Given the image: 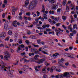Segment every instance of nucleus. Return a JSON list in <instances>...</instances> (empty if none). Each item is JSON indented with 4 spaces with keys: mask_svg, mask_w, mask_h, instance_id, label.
Instances as JSON below:
<instances>
[{
    "mask_svg": "<svg viewBox=\"0 0 78 78\" xmlns=\"http://www.w3.org/2000/svg\"><path fill=\"white\" fill-rule=\"evenodd\" d=\"M37 4L36 1H33L29 5L28 7L29 10H33L35 7L36 5Z\"/></svg>",
    "mask_w": 78,
    "mask_h": 78,
    "instance_id": "nucleus-1",
    "label": "nucleus"
},
{
    "mask_svg": "<svg viewBox=\"0 0 78 78\" xmlns=\"http://www.w3.org/2000/svg\"><path fill=\"white\" fill-rule=\"evenodd\" d=\"M4 64V63L3 62V61H1V64L0 65V66H1V68L2 69H8V68L9 69H10V68H11V66H9L8 67H6L4 65H3Z\"/></svg>",
    "mask_w": 78,
    "mask_h": 78,
    "instance_id": "nucleus-2",
    "label": "nucleus"
},
{
    "mask_svg": "<svg viewBox=\"0 0 78 78\" xmlns=\"http://www.w3.org/2000/svg\"><path fill=\"white\" fill-rule=\"evenodd\" d=\"M63 76H62V78L63 77H66L67 78H69L70 77V74L69 73L66 72L64 73V74H62Z\"/></svg>",
    "mask_w": 78,
    "mask_h": 78,
    "instance_id": "nucleus-3",
    "label": "nucleus"
},
{
    "mask_svg": "<svg viewBox=\"0 0 78 78\" xmlns=\"http://www.w3.org/2000/svg\"><path fill=\"white\" fill-rule=\"evenodd\" d=\"M6 34L5 32H2L0 35V37H1L2 39H4L6 36Z\"/></svg>",
    "mask_w": 78,
    "mask_h": 78,
    "instance_id": "nucleus-4",
    "label": "nucleus"
},
{
    "mask_svg": "<svg viewBox=\"0 0 78 78\" xmlns=\"http://www.w3.org/2000/svg\"><path fill=\"white\" fill-rule=\"evenodd\" d=\"M47 70H48V71H49V70H50V72L51 73H52V72H53V69H42V70L43 71V72H46V69Z\"/></svg>",
    "mask_w": 78,
    "mask_h": 78,
    "instance_id": "nucleus-5",
    "label": "nucleus"
},
{
    "mask_svg": "<svg viewBox=\"0 0 78 78\" xmlns=\"http://www.w3.org/2000/svg\"><path fill=\"white\" fill-rule=\"evenodd\" d=\"M8 23H9L8 20H6L5 21V23L4 24V28L5 29H6L7 27H8Z\"/></svg>",
    "mask_w": 78,
    "mask_h": 78,
    "instance_id": "nucleus-6",
    "label": "nucleus"
},
{
    "mask_svg": "<svg viewBox=\"0 0 78 78\" xmlns=\"http://www.w3.org/2000/svg\"><path fill=\"white\" fill-rule=\"evenodd\" d=\"M4 58H5L6 59V60H8V58H10L11 56H10V55H9V53H7V55H5L4 56Z\"/></svg>",
    "mask_w": 78,
    "mask_h": 78,
    "instance_id": "nucleus-7",
    "label": "nucleus"
},
{
    "mask_svg": "<svg viewBox=\"0 0 78 78\" xmlns=\"http://www.w3.org/2000/svg\"><path fill=\"white\" fill-rule=\"evenodd\" d=\"M31 51L33 50V52L35 54H37L38 53V51L37 49H34V48H32L31 49Z\"/></svg>",
    "mask_w": 78,
    "mask_h": 78,
    "instance_id": "nucleus-8",
    "label": "nucleus"
},
{
    "mask_svg": "<svg viewBox=\"0 0 78 78\" xmlns=\"http://www.w3.org/2000/svg\"><path fill=\"white\" fill-rule=\"evenodd\" d=\"M12 15H14V14H15V12H16V9L15 8H14V7H12Z\"/></svg>",
    "mask_w": 78,
    "mask_h": 78,
    "instance_id": "nucleus-9",
    "label": "nucleus"
},
{
    "mask_svg": "<svg viewBox=\"0 0 78 78\" xmlns=\"http://www.w3.org/2000/svg\"><path fill=\"white\" fill-rule=\"evenodd\" d=\"M58 8V5H53V6L52 7V9H55V10H56V9H57Z\"/></svg>",
    "mask_w": 78,
    "mask_h": 78,
    "instance_id": "nucleus-10",
    "label": "nucleus"
},
{
    "mask_svg": "<svg viewBox=\"0 0 78 78\" xmlns=\"http://www.w3.org/2000/svg\"><path fill=\"white\" fill-rule=\"evenodd\" d=\"M28 4H29V1L26 0L25 2V5H24V6L25 7H27Z\"/></svg>",
    "mask_w": 78,
    "mask_h": 78,
    "instance_id": "nucleus-11",
    "label": "nucleus"
},
{
    "mask_svg": "<svg viewBox=\"0 0 78 78\" xmlns=\"http://www.w3.org/2000/svg\"><path fill=\"white\" fill-rule=\"evenodd\" d=\"M55 31L56 32V35L57 36H59L58 34L59 33V30H58L56 29H55Z\"/></svg>",
    "mask_w": 78,
    "mask_h": 78,
    "instance_id": "nucleus-12",
    "label": "nucleus"
},
{
    "mask_svg": "<svg viewBox=\"0 0 78 78\" xmlns=\"http://www.w3.org/2000/svg\"><path fill=\"white\" fill-rule=\"evenodd\" d=\"M45 61V58H43L40 59L39 60V64H41V63H42L44 61Z\"/></svg>",
    "mask_w": 78,
    "mask_h": 78,
    "instance_id": "nucleus-13",
    "label": "nucleus"
},
{
    "mask_svg": "<svg viewBox=\"0 0 78 78\" xmlns=\"http://www.w3.org/2000/svg\"><path fill=\"white\" fill-rule=\"evenodd\" d=\"M62 75H56L55 76V77H56V78H61L62 77Z\"/></svg>",
    "mask_w": 78,
    "mask_h": 78,
    "instance_id": "nucleus-14",
    "label": "nucleus"
},
{
    "mask_svg": "<svg viewBox=\"0 0 78 78\" xmlns=\"http://www.w3.org/2000/svg\"><path fill=\"white\" fill-rule=\"evenodd\" d=\"M74 56H75V55L72 54L70 55L69 58H73L74 59H75V58L74 57Z\"/></svg>",
    "mask_w": 78,
    "mask_h": 78,
    "instance_id": "nucleus-15",
    "label": "nucleus"
},
{
    "mask_svg": "<svg viewBox=\"0 0 78 78\" xmlns=\"http://www.w3.org/2000/svg\"><path fill=\"white\" fill-rule=\"evenodd\" d=\"M39 56V55H35L34 57V59L36 60H38V58H37Z\"/></svg>",
    "mask_w": 78,
    "mask_h": 78,
    "instance_id": "nucleus-16",
    "label": "nucleus"
},
{
    "mask_svg": "<svg viewBox=\"0 0 78 78\" xmlns=\"http://www.w3.org/2000/svg\"><path fill=\"white\" fill-rule=\"evenodd\" d=\"M64 61V58H61V60L58 61V62L59 63V64H60V63H61V62H62Z\"/></svg>",
    "mask_w": 78,
    "mask_h": 78,
    "instance_id": "nucleus-17",
    "label": "nucleus"
},
{
    "mask_svg": "<svg viewBox=\"0 0 78 78\" xmlns=\"http://www.w3.org/2000/svg\"><path fill=\"white\" fill-rule=\"evenodd\" d=\"M70 9H69V6H67L66 8V11L67 12H69Z\"/></svg>",
    "mask_w": 78,
    "mask_h": 78,
    "instance_id": "nucleus-18",
    "label": "nucleus"
},
{
    "mask_svg": "<svg viewBox=\"0 0 78 78\" xmlns=\"http://www.w3.org/2000/svg\"><path fill=\"white\" fill-rule=\"evenodd\" d=\"M8 34L9 35H12V32L11 30H9L8 31Z\"/></svg>",
    "mask_w": 78,
    "mask_h": 78,
    "instance_id": "nucleus-19",
    "label": "nucleus"
},
{
    "mask_svg": "<svg viewBox=\"0 0 78 78\" xmlns=\"http://www.w3.org/2000/svg\"><path fill=\"white\" fill-rule=\"evenodd\" d=\"M45 43L43 41L41 42V40H39V44L41 45V44H42V45H44Z\"/></svg>",
    "mask_w": 78,
    "mask_h": 78,
    "instance_id": "nucleus-20",
    "label": "nucleus"
},
{
    "mask_svg": "<svg viewBox=\"0 0 78 78\" xmlns=\"http://www.w3.org/2000/svg\"><path fill=\"white\" fill-rule=\"evenodd\" d=\"M49 14H54V11L50 10L49 11Z\"/></svg>",
    "mask_w": 78,
    "mask_h": 78,
    "instance_id": "nucleus-21",
    "label": "nucleus"
},
{
    "mask_svg": "<svg viewBox=\"0 0 78 78\" xmlns=\"http://www.w3.org/2000/svg\"><path fill=\"white\" fill-rule=\"evenodd\" d=\"M62 19H63V20H66V19H67V16H62Z\"/></svg>",
    "mask_w": 78,
    "mask_h": 78,
    "instance_id": "nucleus-22",
    "label": "nucleus"
},
{
    "mask_svg": "<svg viewBox=\"0 0 78 78\" xmlns=\"http://www.w3.org/2000/svg\"><path fill=\"white\" fill-rule=\"evenodd\" d=\"M76 24H73V30H75V28H76Z\"/></svg>",
    "mask_w": 78,
    "mask_h": 78,
    "instance_id": "nucleus-23",
    "label": "nucleus"
},
{
    "mask_svg": "<svg viewBox=\"0 0 78 78\" xmlns=\"http://www.w3.org/2000/svg\"><path fill=\"white\" fill-rule=\"evenodd\" d=\"M41 52H42V53H44V54H45L46 55H48V53H47L46 52L42 50L41 51Z\"/></svg>",
    "mask_w": 78,
    "mask_h": 78,
    "instance_id": "nucleus-24",
    "label": "nucleus"
},
{
    "mask_svg": "<svg viewBox=\"0 0 78 78\" xmlns=\"http://www.w3.org/2000/svg\"><path fill=\"white\" fill-rule=\"evenodd\" d=\"M8 75L10 76V77H12V76H13V75H12V74H11V73H8Z\"/></svg>",
    "mask_w": 78,
    "mask_h": 78,
    "instance_id": "nucleus-25",
    "label": "nucleus"
},
{
    "mask_svg": "<svg viewBox=\"0 0 78 78\" xmlns=\"http://www.w3.org/2000/svg\"><path fill=\"white\" fill-rule=\"evenodd\" d=\"M61 9L60 8H58L57 10V12H59H59H61Z\"/></svg>",
    "mask_w": 78,
    "mask_h": 78,
    "instance_id": "nucleus-26",
    "label": "nucleus"
},
{
    "mask_svg": "<svg viewBox=\"0 0 78 78\" xmlns=\"http://www.w3.org/2000/svg\"><path fill=\"white\" fill-rule=\"evenodd\" d=\"M33 45L34 46V47H39V46L38 45H36L34 44H33Z\"/></svg>",
    "mask_w": 78,
    "mask_h": 78,
    "instance_id": "nucleus-27",
    "label": "nucleus"
},
{
    "mask_svg": "<svg viewBox=\"0 0 78 78\" xmlns=\"http://www.w3.org/2000/svg\"><path fill=\"white\" fill-rule=\"evenodd\" d=\"M36 13L37 15H36L37 17H38L39 16V12L38 11H37Z\"/></svg>",
    "mask_w": 78,
    "mask_h": 78,
    "instance_id": "nucleus-28",
    "label": "nucleus"
},
{
    "mask_svg": "<svg viewBox=\"0 0 78 78\" xmlns=\"http://www.w3.org/2000/svg\"><path fill=\"white\" fill-rule=\"evenodd\" d=\"M30 14H31V13L30 12H27L26 13V15L29 16H30Z\"/></svg>",
    "mask_w": 78,
    "mask_h": 78,
    "instance_id": "nucleus-29",
    "label": "nucleus"
},
{
    "mask_svg": "<svg viewBox=\"0 0 78 78\" xmlns=\"http://www.w3.org/2000/svg\"><path fill=\"white\" fill-rule=\"evenodd\" d=\"M44 63L46 66H50V64H48L47 62H45Z\"/></svg>",
    "mask_w": 78,
    "mask_h": 78,
    "instance_id": "nucleus-30",
    "label": "nucleus"
},
{
    "mask_svg": "<svg viewBox=\"0 0 78 78\" xmlns=\"http://www.w3.org/2000/svg\"><path fill=\"white\" fill-rule=\"evenodd\" d=\"M25 42H26V43H27V45H29V41H28V40H26L25 41Z\"/></svg>",
    "mask_w": 78,
    "mask_h": 78,
    "instance_id": "nucleus-31",
    "label": "nucleus"
},
{
    "mask_svg": "<svg viewBox=\"0 0 78 78\" xmlns=\"http://www.w3.org/2000/svg\"><path fill=\"white\" fill-rule=\"evenodd\" d=\"M55 0H51V2H50V3H55V2H54Z\"/></svg>",
    "mask_w": 78,
    "mask_h": 78,
    "instance_id": "nucleus-32",
    "label": "nucleus"
},
{
    "mask_svg": "<svg viewBox=\"0 0 78 78\" xmlns=\"http://www.w3.org/2000/svg\"><path fill=\"white\" fill-rule=\"evenodd\" d=\"M23 67L24 68H27V69H28V68H29V66H23Z\"/></svg>",
    "mask_w": 78,
    "mask_h": 78,
    "instance_id": "nucleus-33",
    "label": "nucleus"
},
{
    "mask_svg": "<svg viewBox=\"0 0 78 78\" xmlns=\"http://www.w3.org/2000/svg\"><path fill=\"white\" fill-rule=\"evenodd\" d=\"M18 62H19V61H17V62H16V63H14L13 65L17 66V65H18Z\"/></svg>",
    "mask_w": 78,
    "mask_h": 78,
    "instance_id": "nucleus-34",
    "label": "nucleus"
},
{
    "mask_svg": "<svg viewBox=\"0 0 78 78\" xmlns=\"http://www.w3.org/2000/svg\"><path fill=\"white\" fill-rule=\"evenodd\" d=\"M20 47H21V48H24L25 47V46L23 44H21L20 45Z\"/></svg>",
    "mask_w": 78,
    "mask_h": 78,
    "instance_id": "nucleus-35",
    "label": "nucleus"
},
{
    "mask_svg": "<svg viewBox=\"0 0 78 78\" xmlns=\"http://www.w3.org/2000/svg\"><path fill=\"white\" fill-rule=\"evenodd\" d=\"M48 22H50V23H52V24H53V23H52V21H51V19H49L48 20Z\"/></svg>",
    "mask_w": 78,
    "mask_h": 78,
    "instance_id": "nucleus-36",
    "label": "nucleus"
},
{
    "mask_svg": "<svg viewBox=\"0 0 78 78\" xmlns=\"http://www.w3.org/2000/svg\"><path fill=\"white\" fill-rule=\"evenodd\" d=\"M19 18H18V19L19 20H22V16H19Z\"/></svg>",
    "mask_w": 78,
    "mask_h": 78,
    "instance_id": "nucleus-37",
    "label": "nucleus"
},
{
    "mask_svg": "<svg viewBox=\"0 0 78 78\" xmlns=\"http://www.w3.org/2000/svg\"><path fill=\"white\" fill-rule=\"evenodd\" d=\"M39 20V18H37L35 19V21L36 22H37V23H38V20Z\"/></svg>",
    "mask_w": 78,
    "mask_h": 78,
    "instance_id": "nucleus-38",
    "label": "nucleus"
},
{
    "mask_svg": "<svg viewBox=\"0 0 78 78\" xmlns=\"http://www.w3.org/2000/svg\"><path fill=\"white\" fill-rule=\"evenodd\" d=\"M56 66H53L51 67V69H56Z\"/></svg>",
    "mask_w": 78,
    "mask_h": 78,
    "instance_id": "nucleus-39",
    "label": "nucleus"
},
{
    "mask_svg": "<svg viewBox=\"0 0 78 78\" xmlns=\"http://www.w3.org/2000/svg\"><path fill=\"white\" fill-rule=\"evenodd\" d=\"M53 35H55V32H49V34H53Z\"/></svg>",
    "mask_w": 78,
    "mask_h": 78,
    "instance_id": "nucleus-40",
    "label": "nucleus"
},
{
    "mask_svg": "<svg viewBox=\"0 0 78 78\" xmlns=\"http://www.w3.org/2000/svg\"><path fill=\"white\" fill-rule=\"evenodd\" d=\"M27 72V69H23V72L24 73Z\"/></svg>",
    "mask_w": 78,
    "mask_h": 78,
    "instance_id": "nucleus-41",
    "label": "nucleus"
},
{
    "mask_svg": "<svg viewBox=\"0 0 78 78\" xmlns=\"http://www.w3.org/2000/svg\"><path fill=\"white\" fill-rule=\"evenodd\" d=\"M16 23H17V21L16 20L15 21L13 22V25H15Z\"/></svg>",
    "mask_w": 78,
    "mask_h": 78,
    "instance_id": "nucleus-42",
    "label": "nucleus"
},
{
    "mask_svg": "<svg viewBox=\"0 0 78 78\" xmlns=\"http://www.w3.org/2000/svg\"><path fill=\"white\" fill-rule=\"evenodd\" d=\"M46 31H51V30H50V29H49L46 28Z\"/></svg>",
    "mask_w": 78,
    "mask_h": 78,
    "instance_id": "nucleus-43",
    "label": "nucleus"
},
{
    "mask_svg": "<svg viewBox=\"0 0 78 78\" xmlns=\"http://www.w3.org/2000/svg\"><path fill=\"white\" fill-rule=\"evenodd\" d=\"M60 25H61V23H58L56 24V25L57 27H59L60 26Z\"/></svg>",
    "mask_w": 78,
    "mask_h": 78,
    "instance_id": "nucleus-44",
    "label": "nucleus"
},
{
    "mask_svg": "<svg viewBox=\"0 0 78 78\" xmlns=\"http://www.w3.org/2000/svg\"><path fill=\"white\" fill-rule=\"evenodd\" d=\"M72 32L73 34H76V31L75 30L73 31Z\"/></svg>",
    "mask_w": 78,
    "mask_h": 78,
    "instance_id": "nucleus-45",
    "label": "nucleus"
},
{
    "mask_svg": "<svg viewBox=\"0 0 78 78\" xmlns=\"http://www.w3.org/2000/svg\"><path fill=\"white\" fill-rule=\"evenodd\" d=\"M25 49L26 51H28V47H26Z\"/></svg>",
    "mask_w": 78,
    "mask_h": 78,
    "instance_id": "nucleus-46",
    "label": "nucleus"
},
{
    "mask_svg": "<svg viewBox=\"0 0 78 78\" xmlns=\"http://www.w3.org/2000/svg\"><path fill=\"white\" fill-rule=\"evenodd\" d=\"M55 70H56V72H60L61 71V69H56Z\"/></svg>",
    "mask_w": 78,
    "mask_h": 78,
    "instance_id": "nucleus-47",
    "label": "nucleus"
},
{
    "mask_svg": "<svg viewBox=\"0 0 78 78\" xmlns=\"http://www.w3.org/2000/svg\"><path fill=\"white\" fill-rule=\"evenodd\" d=\"M10 50L11 53H14V50L12 48H11Z\"/></svg>",
    "mask_w": 78,
    "mask_h": 78,
    "instance_id": "nucleus-48",
    "label": "nucleus"
},
{
    "mask_svg": "<svg viewBox=\"0 0 78 78\" xmlns=\"http://www.w3.org/2000/svg\"><path fill=\"white\" fill-rule=\"evenodd\" d=\"M27 34H31V32L30 31H28L27 32Z\"/></svg>",
    "mask_w": 78,
    "mask_h": 78,
    "instance_id": "nucleus-49",
    "label": "nucleus"
},
{
    "mask_svg": "<svg viewBox=\"0 0 78 78\" xmlns=\"http://www.w3.org/2000/svg\"><path fill=\"white\" fill-rule=\"evenodd\" d=\"M31 38H32V39H36V37L35 36H31Z\"/></svg>",
    "mask_w": 78,
    "mask_h": 78,
    "instance_id": "nucleus-50",
    "label": "nucleus"
},
{
    "mask_svg": "<svg viewBox=\"0 0 78 78\" xmlns=\"http://www.w3.org/2000/svg\"><path fill=\"white\" fill-rule=\"evenodd\" d=\"M62 27L64 28L65 30H66V26L64 25H62Z\"/></svg>",
    "mask_w": 78,
    "mask_h": 78,
    "instance_id": "nucleus-51",
    "label": "nucleus"
},
{
    "mask_svg": "<svg viewBox=\"0 0 78 78\" xmlns=\"http://www.w3.org/2000/svg\"><path fill=\"white\" fill-rule=\"evenodd\" d=\"M73 67H74V68H76V66L75 65V64H73L72 65Z\"/></svg>",
    "mask_w": 78,
    "mask_h": 78,
    "instance_id": "nucleus-52",
    "label": "nucleus"
},
{
    "mask_svg": "<svg viewBox=\"0 0 78 78\" xmlns=\"http://www.w3.org/2000/svg\"><path fill=\"white\" fill-rule=\"evenodd\" d=\"M5 14L4 13L2 15V17L3 18H5Z\"/></svg>",
    "mask_w": 78,
    "mask_h": 78,
    "instance_id": "nucleus-53",
    "label": "nucleus"
},
{
    "mask_svg": "<svg viewBox=\"0 0 78 78\" xmlns=\"http://www.w3.org/2000/svg\"><path fill=\"white\" fill-rule=\"evenodd\" d=\"M46 27H47V28H49V27H50V25L49 24H46L45 25Z\"/></svg>",
    "mask_w": 78,
    "mask_h": 78,
    "instance_id": "nucleus-54",
    "label": "nucleus"
},
{
    "mask_svg": "<svg viewBox=\"0 0 78 78\" xmlns=\"http://www.w3.org/2000/svg\"><path fill=\"white\" fill-rule=\"evenodd\" d=\"M58 29L59 30V31H62V32H63V31H64V30H63L61 29L60 28H59Z\"/></svg>",
    "mask_w": 78,
    "mask_h": 78,
    "instance_id": "nucleus-55",
    "label": "nucleus"
},
{
    "mask_svg": "<svg viewBox=\"0 0 78 78\" xmlns=\"http://www.w3.org/2000/svg\"><path fill=\"white\" fill-rule=\"evenodd\" d=\"M0 57L2 59H3V56L2 55H0Z\"/></svg>",
    "mask_w": 78,
    "mask_h": 78,
    "instance_id": "nucleus-56",
    "label": "nucleus"
},
{
    "mask_svg": "<svg viewBox=\"0 0 78 78\" xmlns=\"http://www.w3.org/2000/svg\"><path fill=\"white\" fill-rule=\"evenodd\" d=\"M43 16H44L43 17L47 16V14H43Z\"/></svg>",
    "mask_w": 78,
    "mask_h": 78,
    "instance_id": "nucleus-57",
    "label": "nucleus"
},
{
    "mask_svg": "<svg viewBox=\"0 0 78 78\" xmlns=\"http://www.w3.org/2000/svg\"><path fill=\"white\" fill-rule=\"evenodd\" d=\"M5 41H9V37H6L5 39Z\"/></svg>",
    "mask_w": 78,
    "mask_h": 78,
    "instance_id": "nucleus-58",
    "label": "nucleus"
},
{
    "mask_svg": "<svg viewBox=\"0 0 78 78\" xmlns=\"http://www.w3.org/2000/svg\"><path fill=\"white\" fill-rule=\"evenodd\" d=\"M47 77V75H46L44 74L43 75V78H46Z\"/></svg>",
    "mask_w": 78,
    "mask_h": 78,
    "instance_id": "nucleus-59",
    "label": "nucleus"
},
{
    "mask_svg": "<svg viewBox=\"0 0 78 78\" xmlns=\"http://www.w3.org/2000/svg\"><path fill=\"white\" fill-rule=\"evenodd\" d=\"M74 18H75L76 19V18H77V15H76V14L74 16Z\"/></svg>",
    "mask_w": 78,
    "mask_h": 78,
    "instance_id": "nucleus-60",
    "label": "nucleus"
},
{
    "mask_svg": "<svg viewBox=\"0 0 78 78\" xmlns=\"http://www.w3.org/2000/svg\"><path fill=\"white\" fill-rule=\"evenodd\" d=\"M69 64V62H66L65 63V65H66V66H68Z\"/></svg>",
    "mask_w": 78,
    "mask_h": 78,
    "instance_id": "nucleus-61",
    "label": "nucleus"
},
{
    "mask_svg": "<svg viewBox=\"0 0 78 78\" xmlns=\"http://www.w3.org/2000/svg\"><path fill=\"white\" fill-rule=\"evenodd\" d=\"M70 36H73V33H71L70 34Z\"/></svg>",
    "mask_w": 78,
    "mask_h": 78,
    "instance_id": "nucleus-62",
    "label": "nucleus"
},
{
    "mask_svg": "<svg viewBox=\"0 0 78 78\" xmlns=\"http://www.w3.org/2000/svg\"><path fill=\"white\" fill-rule=\"evenodd\" d=\"M19 44H22V40H20L19 41Z\"/></svg>",
    "mask_w": 78,
    "mask_h": 78,
    "instance_id": "nucleus-63",
    "label": "nucleus"
},
{
    "mask_svg": "<svg viewBox=\"0 0 78 78\" xmlns=\"http://www.w3.org/2000/svg\"><path fill=\"white\" fill-rule=\"evenodd\" d=\"M44 34H47V32L45 31H44Z\"/></svg>",
    "mask_w": 78,
    "mask_h": 78,
    "instance_id": "nucleus-64",
    "label": "nucleus"
}]
</instances>
